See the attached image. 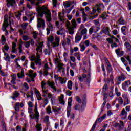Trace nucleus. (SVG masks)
<instances>
[{"label":"nucleus","mask_w":131,"mask_h":131,"mask_svg":"<svg viewBox=\"0 0 131 131\" xmlns=\"http://www.w3.org/2000/svg\"><path fill=\"white\" fill-rule=\"evenodd\" d=\"M36 10L38 11L39 17H43V14L45 15V17L48 22L52 21V17L51 16V12L48 9V8L45 6L40 7L39 6L37 7Z\"/></svg>","instance_id":"nucleus-1"},{"label":"nucleus","mask_w":131,"mask_h":131,"mask_svg":"<svg viewBox=\"0 0 131 131\" xmlns=\"http://www.w3.org/2000/svg\"><path fill=\"white\" fill-rule=\"evenodd\" d=\"M35 108L34 112L35 114L32 111V108L31 107H29L28 108V113L30 114L29 116L31 119H35L36 122L38 123V121H39V112H38V110H37V104H35Z\"/></svg>","instance_id":"nucleus-2"},{"label":"nucleus","mask_w":131,"mask_h":131,"mask_svg":"<svg viewBox=\"0 0 131 131\" xmlns=\"http://www.w3.org/2000/svg\"><path fill=\"white\" fill-rule=\"evenodd\" d=\"M92 12L91 13V15H93V14H95L96 12H98V13H101L102 11H104L105 10V6L103 4H97L95 7L92 8Z\"/></svg>","instance_id":"nucleus-3"},{"label":"nucleus","mask_w":131,"mask_h":131,"mask_svg":"<svg viewBox=\"0 0 131 131\" xmlns=\"http://www.w3.org/2000/svg\"><path fill=\"white\" fill-rule=\"evenodd\" d=\"M86 78V82H87L88 85H90V83H91V74L90 73L86 75L85 74H82L81 76H79L78 77V79L81 82L83 81V79H85Z\"/></svg>","instance_id":"nucleus-4"},{"label":"nucleus","mask_w":131,"mask_h":131,"mask_svg":"<svg viewBox=\"0 0 131 131\" xmlns=\"http://www.w3.org/2000/svg\"><path fill=\"white\" fill-rule=\"evenodd\" d=\"M7 27H9V19L5 18L2 25V30L3 31H5V35L9 34V31L7 30Z\"/></svg>","instance_id":"nucleus-5"},{"label":"nucleus","mask_w":131,"mask_h":131,"mask_svg":"<svg viewBox=\"0 0 131 131\" xmlns=\"http://www.w3.org/2000/svg\"><path fill=\"white\" fill-rule=\"evenodd\" d=\"M56 65L58 68L57 71L58 72H60V71H61L62 73V75L63 76H65L66 73H65V69L63 67L64 64L62 63L59 62V61H56Z\"/></svg>","instance_id":"nucleus-6"},{"label":"nucleus","mask_w":131,"mask_h":131,"mask_svg":"<svg viewBox=\"0 0 131 131\" xmlns=\"http://www.w3.org/2000/svg\"><path fill=\"white\" fill-rule=\"evenodd\" d=\"M71 106H72V97L68 99V107L67 108V117L69 118L70 117V113H71Z\"/></svg>","instance_id":"nucleus-7"},{"label":"nucleus","mask_w":131,"mask_h":131,"mask_svg":"<svg viewBox=\"0 0 131 131\" xmlns=\"http://www.w3.org/2000/svg\"><path fill=\"white\" fill-rule=\"evenodd\" d=\"M41 26H42V27L46 26V24L45 23V20L42 19V18L38 17L37 27V28H40Z\"/></svg>","instance_id":"nucleus-8"},{"label":"nucleus","mask_w":131,"mask_h":131,"mask_svg":"<svg viewBox=\"0 0 131 131\" xmlns=\"http://www.w3.org/2000/svg\"><path fill=\"white\" fill-rule=\"evenodd\" d=\"M113 126L114 127H116V128H118V129H122V128H123V127H124V124L123 123V121H120V123H115L113 125Z\"/></svg>","instance_id":"nucleus-9"},{"label":"nucleus","mask_w":131,"mask_h":131,"mask_svg":"<svg viewBox=\"0 0 131 131\" xmlns=\"http://www.w3.org/2000/svg\"><path fill=\"white\" fill-rule=\"evenodd\" d=\"M29 2H30L31 4L32 5H36V6H39L40 4V0H28ZM24 3V0H20V4L22 5Z\"/></svg>","instance_id":"nucleus-10"},{"label":"nucleus","mask_w":131,"mask_h":131,"mask_svg":"<svg viewBox=\"0 0 131 131\" xmlns=\"http://www.w3.org/2000/svg\"><path fill=\"white\" fill-rule=\"evenodd\" d=\"M82 104L81 107V110L83 111L84 109H85V107L86 106V103H87V100H86V95H84L83 96L82 98Z\"/></svg>","instance_id":"nucleus-11"},{"label":"nucleus","mask_w":131,"mask_h":131,"mask_svg":"<svg viewBox=\"0 0 131 131\" xmlns=\"http://www.w3.org/2000/svg\"><path fill=\"white\" fill-rule=\"evenodd\" d=\"M115 53L118 57H122L124 55V51H121L120 48H118L115 50Z\"/></svg>","instance_id":"nucleus-12"},{"label":"nucleus","mask_w":131,"mask_h":131,"mask_svg":"<svg viewBox=\"0 0 131 131\" xmlns=\"http://www.w3.org/2000/svg\"><path fill=\"white\" fill-rule=\"evenodd\" d=\"M81 38H82L81 34L80 33H77L75 37V42L78 43L81 40Z\"/></svg>","instance_id":"nucleus-13"},{"label":"nucleus","mask_w":131,"mask_h":131,"mask_svg":"<svg viewBox=\"0 0 131 131\" xmlns=\"http://www.w3.org/2000/svg\"><path fill=\"white\" fill-rule=\"evenodd\" d=\"M7 7L10 8V7H14L16 5V0H7Z\"/></svg>","instance_id":"nucleus-14"},{"label":"nucleus","mask_w":131,"mask_h":131,"mask_svg":"<svg viewBox=\"0 0 131 131\" xmlns=\"http://www.w3.org/2000/svg\"><path fill=\"white\" fill-rule=\"evenodd\" d=\"M47 84L49 86L53 89L55 92H57V89L56 88V86H55L54 82L48 81H47Z\"/></svg>","instance_id":"nucleus-15"},{"label":"nucleus","mask_w":131,"mask_h":131,"mask_svg":"<svg viewBox=\"0 0 131 131\" xmlns=\"http://www.w3.org/2000/svg\"><path fill=\"white\" fill-rule=\"evenodd\" d=\"M49 66L48 64L46 63L44 65V72L43 73V75L44 76H47V75H49Z\"/></svg>","instance_id":"nucleus-16"},{"label":"nucleus","mask_w":131,"mask_h":131,"mask_svg":"<svg viewBox=\"0 0 131 131\" xmlns=\"http://www.w3.org/2000/svg\"><path fill=\"white\" fill-rule=\"evenodd\" d=\"M125 78H126V77H125V76H124V75H121V76H119L117 79V82L119 84H120L121 83V81H124V80H125Z\"/></svg>","instance_id":"nucleus-17"},{"label":"nucleus","mask_w":131,"mask_h":131,"mask_svg":"<svg viewBox=\"0 0 131 131\" xmlns=\"http://www.w3.org/2000/svg\"><path fill=\"white\" fill-rule=\"evenodd\" d=\"M105 62L107 66V73H111V71H112V67H111V64H110V62L108 59H106Z\"/></svg>","instance_id":"nucleus-18"},{"label":"nucleus","mask_w":131,"mask_h":131,"mask_svg":"<svg viewBox=\"0 0 131 131\" xmlns=\"http://www.w3.org/2000/svg\"><path fill=\"white\" fill-rule=\"evenodd\" d=\"M60 45V38L56 37L55 38V42L52 43L53 47H58Z\"/></svg>","instance_id":"nucleus-19"},{"label":"nucleus","mask_w":131,"mask_h":131,"mask_svg":"<svg viewBox=\"0 0 131 131\" xmlns=\"http://www.w3.org/2000/svg\"><path fill=\"white\" fill-rule=\"evenodd\" d=\"M19 96H20V93L18 91H15L13 93V96H12L11 98L13 100H16V98H18Z\"/></svg>","instance_id":"nucleus-20"},{"label":"nucleus","mask_w":131,"mask_h":131,"mask_svg":"<svg viewBox=\"0 0 131 131\" xmlns=\"http://www.w3.org/2000/svg\"><path fill=\"white\" fill-rule=\"evenodd\" d=\"M59 102L61 105H65V101H64V95H61L59 98Z\"/></svg>","instance_id":"nucleus-21"},{"label":"nucleus","mask_w":131,"mask_h":131,"mask_svg":"<svg viewBox=\"0 0 131 131\" xmlns=\"http://www.w3.org/2000/svg\"><path fill=\"white\" fill-rule=\"evenodd\" d=\"M72 2L70 1H66L63 2V6L66 8H69L70 6H72Z\"/></svg>","instance_id":"nucleus-22"},{"label":"nucleus","mask_w":131,"mask_h":131,"mask_svg":"<svg viewBox=\"0 0 131 131\" xmlns=\"http://www.w3.org/2000/svg\"><path fill=\"white\" fill-rule=\"evenodd\" d=\"M42 47H43V42H41L39 43V46L37 47V53H39V50H42Z\"/></svg>","instance_id":"nucleus-23"},{"label":"nucleus","mask_w":131,"mask_h":131,"mask_svg":"<svg viewBox=\"0 0 131 131\" xmlns=\"http://www.w3.org/2000/svg\"><path fill=\"white\" fill-rule=\"evenodd\" d=\"M102 31L104 33V34H106L107 35H109L110 33L109 32V28L104 27L102 29Z\"/></svg>","instance_id":"nucleus-24"},{"label":"nucleus","mask_w":131,"mask_h":131,"mask_svg":"<svg viewBox=\"0 0 131 131\" xmlns=\"http://www.w3.org/2000/svg\"><path fill=\"white\" fill-rule=\"evenodd\" d=\"M42 92L43 94V97L44 98H46L47 97V95H48V93H49V90L47 89V88H42Z\"/></svg>","instance_id":"nucleus-25"},{"label":"nucleus","mask_w":131,"mask_h":131,"mask_svg":"<svg viewBox=\"0 0 131 131\" xmlns=\"http://www.w3.org/2000/svg\"><path fill=\"white\" fill-rule=\"evenodd\" d=\"M124 46L126 47L127 50L131 52V45L128 42H125Z\"/></svg>","instance_id":"nucleus-26"},{"label":"nucleus","mask_w":131,"mask_h":131,"mask_svg":"<svg viewBox=\"0 0 131 131\" xmlns=\"http://www.w3.org/2000/svg\"><path fill=\"white\" fill-rule=\"evenodd\" d=\"M84 42H81L79 46L80 48V51L81 52H84L85 50V46H84Z\"/></svg>","instance_id":"nucleus-27"},{"label":"nucleus","mask_w":131,"mask_h":131,"mask_svg":"<svg viewBox=\"0 0 131 131\" xmlns=\"http://www.w3.org/2000/svg\"><path fill=\"white\" fill-rule=\"evenodd\" d=\"M130 84H131L130 81H126L124 82L123 84H122V86L123 89H124V86H129Z\"/></svg>","instance_id":"nucleus-28"},{"label":"nucleus","mask_w":131,"mask_h":131,"mask_svg":"<svg viewBox=\"0 0 131 131\" xmlns=\"http://www.w3.org/2000/svg\"><path fill=\"white\" fill-rule=\"evenodd\" d=\"M14 15L17 20H20L21 19V16H22V13L18 12L17 13H15Z\"/></svg>","instance_id":"nucleus-29"},{"label":"nucleus","mask_w":131,"mask_h":131,"mask_svg":"<svg viewBox=\"0 0 131 131\" xmlns=\"http://www.w3.org/2000/svg\"><path fill=\"white\" fill-rule=\"evenodd\" d=\"M23 76H24V70L23 69L20 73L17 74V77H18V78H22Z\"/></svg>","instance_id":"nucleus-30"},{"label":"nucleus","mask_w":131,"mask_h":131,"mask_svg":"<svg viewBox=\"0 0 131 131\" xmlns=\"http://www.w3.org/2000/svg\"><path fill=\"white\" fill-rule=\"evenodd\" d=\"M36 131H41L42 129V127H41V124H39V123H37L36 125Z\"/></svg>","instance_id":"nucleus-31"},{"label":"nucleus","mask_w":131,"mask_h":131,"mask_svg":"<svg viewBox=\"0 0 131 131\" xmlns=\"http://www.w3.org/2000/svg\"><path fill=\"white\" fill-rule=\"evenodd\" d=\"M14 109H15V111H19V110H20V103L19 102H17V103H15Z\"/></svg>","instance_id":"nucleus-32"},{"label":"nucleus","mask_w":131,"mask_h":131,"mask_svg":"<svg viewBox=\"0 0 131 131\" xmlns=\"http://www.w3.org/2000/svg\"><path fill=\"white\" fill-rule=\"evenodd\" d=\"M121 32L123 35H126V32L125 30H126V26H123L121 29Z\"/></svg>","instance_id":"nucleus-33"},{"label":"nucleus","mask_w":131,"mask_h":131,"mask_svg":"<svg viewBox=\"0 0 131 131\" xmlns=\"http://www.w3.org/2000/svg\"><path fill=\"white\" fill-rule=\"evenodd\" d=\"M16 131H26V127H24L23 128L21 126H16Z\"/></svg>","instance_id":"nucleus-34"},{"label":"nucleus","mask_w":131,"mask_h":131,"mask_svg":"<svg viewBox=\"0 0 131 131\" xmlns=\"http://www.w3.org/2000/svg\"><path fill=\"white\" fill-rule=\"evenodd\" d=\"M72 81L70 80L68 81V89H69V90H72Z\"/></svg>","instance_id":"nucleus-35"},{"label":"nucleus","mask_w":131,"mask_h":131,"mask_svg":"<svg viewBox=\"0 0 131 131\" xmlns=\"http://www.w3.org/2000/svg\"><path fill=\"white\" fill-rule=\"evenodd\" d=\"M87 33H88V29L86 28H84L81 30V35H84L85 34H87Z\"/></svg>","instance_id":"nucleus-36"},{"label":"nucleus","mask_w":131,"mask_h":131,"mask_svg":"<svg viewBox=\"0 0 131 131\" xmlns=\"http://www.w3.org/2000/svg\"><path fill=\"white\" fill-rule=\"evenodd\" d=\"M44 122L46 123L47 124L50 123V117L49 116H46L44 118Z\"/></svg>","instance_id":"nucleus-37"},{"label":"nucleus","mask_w":131,"mask_h":131,"mask_svg":"<svg viewBox=\"0 0 131 131\" xmlns=\"http://www.w3.org/2000/svg\"><path fill=\"white\" fill-rule=\"evenodd\" d=\"M46 111L48 114H51V113H52V107H51V106L49 105L47 107V108H46Z\"/></svg>","instance_id":"nucleus-38"},{"label":"nucleus","mask_w":131,"mask_h":131,"mask_svg":"<svg viewBox=\"0 0 131 131\" xmlns=\"http://www.w3.org/2000/svg\"><path fill=\"white\" fill-rule=\"evenodd\" d=\"M52 110L53 111V112H59V111H60V110H61L60 108H58L57 106H53L52 107Z\"/></svg>","instance_id":"nucleus-39"},{"label":"nucleus","mask_w":131,"mask_h":131,"mask_svg":"<svg viewBox=\"0 0 131 131\" xmlns=\"http://www.w3.org/2000/svg\"><path fill=\"white\" fill-rule=\"evenodd\" d=\"M82 14L83 15V19L84 20V21L85 22V21L88 20V18L86 17V14H85L83 10H82Z\"/></svg>","instance_id":"nucleus-40"},{"label":"nucleus","mask_w":131,"mask_h":131,"mask_svg":"<svg viewBox=\"0 0 131 131\" xmlns=\"http://www.w3.org/2000/svg\"><path fill=\"white\" fill-rule=\"evenodd\" d=\"M92 28H93L94 33H96V32H98V31H99V30L100 29V28L97 26H92Z\"/></svg>","instance_id":"nucleus-41"},{"label":"nucleus","mask_w":131,"mask_h":131,"mask_svg":"<svg viewBox=\"0 0 131 131\" xmlns=\"http://www.w3.org/2000/svg\"><path fill=\"white\" fill-rule=\"evenodd\" d=\"M42 101H43L44 102L43 107H46V105L49 104V100H48V98H47V97H45V98L42 99Z\"/></svg>","instance_id":"nucleus-42"},{"label":"nucleus","mask_w":131,"mask_h":131,"mask_svg":"<svg viewBox=\"0 0 131 131\" xmlns=\"http://www.w3.org/2000/svg\"><path fill=\"white\" fill-rule=\"evenodd\" d=\"M62 13H60L58 15L59 19L60 21H62V22H64L65 21V19L64 18V13L63 14V16H61V14Z\"/></svg>","instance_id":"nucleus-43"},{"label":"nucleus","mask_w":131,"mask_h":131,"mask_svg":"<svg viewBox=\"0 0 131 131\" xmlns=\"http://www.w3.org/2000/svg\"><path fill=\"white\" fill-rule=\"evenodd\" d=\"M130 102H129V99L128 98H127L126 99H125L123 106H126V105H129V103Z\"/></svg>","instance_id":"nucleus-44"},{"label":"nucleus","mask_w":131,"mask_h":131,"mask_svg":"<svg viewBox=\"0 0 131 131\" xmlns=\"http://www.w3.org/2000/svg\"><path fill=\"white\" fill-rule=\"evenodd\" d=\"M29 76L31 78V79H34L36 77V73L34 74H29Z\"/></svg>","instance_id":"nucleus-45"},{"label":"nucleus","mask_w":131,"mask_h":131,"mask_svg":"<svg viewBox=\"0 0 131 131\" xmlns=\"http://www.w3.org/2000/svg\"><path fill=\"white\" fill-rule=\"evenodd\" d=\"M28 25V23H23L21 24V27L23 29V30H25L26 28H27V26Z\"/></svg>","instance_id":"nucleus-46"},{"label":"nucleus","mask_w":131,"mask_h":131,"mask_svg":"<svg viewBox=\"0 0 131 131\" xmlns=\"http://www.w3.org/2000/svg\"><path fill=\"white\" fill-rule=\"evenodd\" d=\"M118 102L120 105H122V104H123V99H122V97H119L118 98Z\"/></svg>","instance_id":"nucleus-47"},{"label":"nucleus","mask_w":131,"mask_h":131,"mask_svg":"<svg viewBox=\"0 0 131 131\" xmlns=\"http://www.w3.org/2000/svg\"><path fill=\"white\" fill-rule=\"evenodd\" d=\"M47 40L48 42H53L54 41V37L53 36H49Z\"/></svg>","instance_id":"nucleus-48"},{"label":"nucleus","mask_w":131,"mask_h":131,"mask_svg":"<svg viewBox=\"0 0 131 131\" xmlns=\"http://www.w3.org/2000/svg\"><path fill=\"white\" fill-rule=\"evenodd\" d=\"M35 92L37 98H40V97H41V96L40 95V93H39V92L38 91V90H37V89H35Z\"/></svg>","instance_id":"nucleus-49"},{"label":"nucleus","mask_w":131,"mask_h":131,"mask_svg":"<svg viewBox=\"0 0 131 131\" xmlns=\"http://www.w3.org/2000/svg\"><path fill=\"white\" fill-rule=\"evenodd\" d=\"M1 40L2 45H4L5 43H6V37H5V36H2Z\"/></svg>","instance_id":"nucleus-50"},{"label":"nucleus","mask_w":131,"mask_h":131,"mask_svg":"<svg viewBox=\"0 0 131 131\" xmlns=\"http://www.w3.org/2000/svg\"><path fill=\"white\" fill-rule=\"evenodd\" d=\"M66 26L67 28H68V29H69V28H72V27H71V24H70V22H69V21H67L66 22Z\"/></svg>","instance_id":"nucleus-51"},{"label":"nucleus","mask_w":131,"mask_h":131,"mask_svg":"<svg viewBox=\"0 0 131 131\" xmlns=\"http://www.w3.org/2000/svg\"><path fill=\"white\" fill-rule=\"evenodd\" d=\"M30 46V41H28L25 42V47L27 49H28V48H29Z\"/></svg>","instance_id":"nucleus-52"},{"label":"nucleus","mask_w":131,"mask_h":131,"mask_svg":"<svg viewBox=\"0 0 131 131\" xmlns=\"http://www.w3.org/2000/svg\"><path fill=\"white\" fill-rule=\"evenodd\" d=\"M64 120L62 119H60V126H61L62 128L64 127Z\"/></svg>","instance_id":"nucleus-53"},{"label":"nucleus","mask_w":131,"mask_h":131,"mask_svg":"<svg viewBox=\"0 0 131 131\" xmlns=\"http://www.w3.org/2000/svg\"><path fill=\"white\" fill-rule=\"evenodd\" d=\"M23 39L26 41L29 39V37H28L27 35H24L23 36Z\"/></svg>","instance_id":"nucleus-54"},{"label":"nucleus","mask_w":131,"mask_h":131,"mask_svg":"<svg viewBox=\"0 0 131 131\" xmlns=\"http://www.w3.org/2000/svg\"><path fill=\"white\" fill-rule=\"evenodd\" d=\"M41 88L42 89H46L45 86L47 85V82H45V81H42L41 83Z\"/></svg>","instance_id":"nucleus-55"},{"label":"nucleus","mask_w":131,"mask_h":131,"mask_svg":"<svg viewBox=\"0 0 131 131\" xmlns=\"http://www.w3.org/2000/svg\"><path fill=\"white\" fill-rule=\"evenodd\" d=\"M68 29L69 34H73V33H74V32L73 31V28H70Z\"/></svg>","instance_id":"nucleus-56"},{"label":"nucleus","mask_w":131,"mask_h":131,"mask_svg":"<svg viewBox=\"0 0 131 131\" xmlns=\"http://www.w3.org/2000/svg\"><path fill=\"white\" fill-rule=\"evenodd\" d=\"M100 17H101V18L103 19H105L107 18V17H108V15H107V14L106 13H103L101 15V16H100Z\"/></svg>","instance_id":"nucleus-57"},{"label":"nucleus","mask_w":131,"mask_h":131,"mask_svg":"<svg viewBox=\"0 0 131 131\" xmlns=\"http://www.w3.org/2000/svg\"><path fill=\"white\" fill-rule=\"evenodd\" d=\"M111 47L112 49H114V48H117V44L115 42H112Z\"/></svg>","instance_id":"nucleus-58"},{"label":"nucleus","mask_w":131,"mask_h":131,"mask_svg":"<svg viewBox=\"0 0 131 131\" xmlns=\"http://www.w3.org/2000/svg\"><path fill=\"white\" fill-rule=\"evenodd\" d=\"M59 81H60V83L63 84V83H66V81H65V79H64L62 77H59Z\"/></svg>","instance_id":"nucleus-59"},{"label":"nucleus","mask_w":131,"mask_h":131,"mask_svg":"<svg viewBox=\"0 0 131 131\" xmlns=\"http://www.w3.org/2000/svg\"><path fill=\"white\" fill-rule=\"evenodd\" d=\"M94 24L95 26H99L100 25V23L99 22V19L94 20Z\"/></svg>","instance_id":"nucleus-60"},{"label":"nucleus","mask_w":131,"mask_h":131,"mask_svg":"<svg viewBox=\"0 0 131 131\" xmlns=\"http://www.w3.org/2000/svg\"><path fill=\"white\" fill-rule=\"evenodd\" d=\"M17 79V76L16 74L11 75V80H16Z\"/></svg>","instance_id":"nucleus-61"},{"label":"nucleus","mask_w":131,"mask_h":131,"mask_svg":"<svg viewBox=\"0 0 131 131\" xmlns=\"http://www.w3.org/2000/svg\"><path fill=\"white\" fill-rule=\"evenodd\" d=\"M76 100L77 102H78V103H81V99H80V97H79V96H76Z\"/></svg>","instance_id":"nucleus-62"},{"label":"nucleus","mask_w":131,"mask_h":131,"mask_svg":"<svg viewBox=\"0 0 131 131\" xmlns=\"http://www.w3.org/2000/svg\"><path fill=\"white\" fill-rule=\"evenodd\" d=\"M71 40H70V36H68L67 37V45H70Z\"/></svg>","instance_id":"nucleus-63"},{"label":"nucleus","mask_w":131,"mask_h":131,"mask_svg":"<svg viewBox=\"0 0 131 131\" xmlns=\"http://www.w3.org/2000/svg\"><path fill=\"white\" fill-rule=\"evenodd\" d=\"M72 25L73 26V27H75L76 26V21L75 19H73L72 20Z\"/></svg>","instance_id":"nucleus-64"}]
</instances>
